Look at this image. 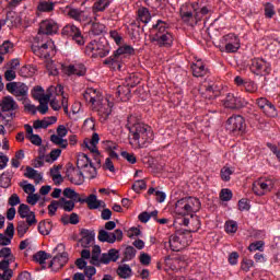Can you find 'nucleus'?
<instances>
[{
    "label": "nucleus",
    "instance_id": "f257e3e1",
    "mask_svg": "<svg viewBox=\"0 0 280 280\" xmlns=\"http://www.w3.org/2000/svg\"><path fill=\"white\" fill-rule=\"evenodd\" d=\"M127 127L129 129V143L133 150L148 148L154 141L152 127L141 121L137 115H130L127 118Z\"/></svg>",
    "mask_w": 280,
    "mask_h": 280
},
{
    "label": "nucleus",
    "instance_id": "f03ea898",
    "mask_svg": "<svg viewBox=\"0 0 280 280\" xmlns=\"http://www.w3.org/2000/svg\"><path fill=\"white\" fill-rule=\"evenodd\" d=\"M150 40L159 47H172L174 45V35L170 31L167 22L158 20L156 24L150 30Z\"/></svg>",
    "mask_w": 280,
    "mask_h": 280
},
{
    "label": "nucleus",
    "instance_id": "7ed1b4c3",
    "mask_svg": "<svg viewBox=\"0 0 280 280\" xmlns=\"http://www.w3.org/2000/svg\"><path fill=\"white\" fill-rule=\"evenodd\" d=\"M200 199L196 197H184L175 202V213L176 215H190V218H194V214L200 211Z\"/></svg>",
    "mask_w": 280,
    "mask_h": 280
},
{
    "label": "nucleus",
    "instance_id": "20e7f679",
    "mask_svg": "<svg viewBox=\"0 0 280 280\" xmlns=\"http://www.w3.org/2000/svg\"><path fill=\"white\" fill-rule=\"evenodd\" d=\"M191 240V232L187 230H179L175 234L168 237V244L171 250L174 253H178L189 246V242Z\"/></svg>",
    "mask_w": 280,
    "mask_h": 280
},
{
    "label": "nucleus",
    "instance_id": "39448f33",
    "mask_svg": "<svg viewBox=\"0 0 280 280\" xmlns=\"http://www.w3.org/2000/svg\"><path fill=\"white\" fill-rule=\"evenodd\" d=\"M110 54V45L103 40H92L85 47V55L90 58H106Z\"/></svg>",
    "mask_w": 280,
    "mask_h": 280
},
{
    "label": "nucleus",
    "instance_id": "423d86ee",
    "mask_svg": "<svg viewBox=\"0 0 280 280\" xmlns=\"http://www.w3.org/2000/svg\"><path fill=\"white\" fill-rule=\"evenodd\" d=\"M56 45L54 40L40 38V35H36L32 44V51L38 58H49V49L54 50Z\"/></svg>",
    "mask_w": 280,
    "mask_h": 280
},
{
    "label": "nucleus",
    "instance_id": "0eeeda50",
    "mask_svg": "<svg viewBox=\"0 0 280 280\" xmlns=\"http://www.w3.org/2000/svg\"><path fill=\"white\" fill-rule=\"evenodd\" d=\"M0 117L9 124V121L14 119V110H19V104L14 101L12 96H4L0 103Z\"/></svg>",
    "mask_w": 280,
    "mask_h": 280
},
{
    "label": "nucleus",
    "instance_id": "6e6552de",
    "mask_svg": "<svg viewBox=\"0 0 280 280\" xmlns=\"http://www.w3.org/2000/svg\"><path fill=\"white\" fill-rule=\"evenodd\" d=\"M132 54H135V48L128 45L121 46L113 54V56L105 59L103 65H108L109 67H118V69H121L119 60L126 58V56H132Z\"/></svg>",
    "mask_w": 280,
    "mask_h": 280
},
{
    "label": "nucleus",
    "instance_id": "1a4fd4ad",
    "mask_svg": "<svg viewBox=\"0 0 280 280\" xmlns=\"http://www.w3.org/2000/svg\"><path fill=\"white\" fill-rule=\"evenodd\" d=\"M252 189L255 196H266L275 189V178L260 177L253 183Z\"/></svg>",
    "mask_w": 280,
    "mask_h": 280
},
{
    "label": "nucleus",
    "instance_id": "9d476101",
    "mask_svg": "<svg viewBox=\"0 0 280 280\" xmlns=\"http://www.w3.org/2000/svg\"><path fill=\"white\" fill-rule=\"evenodd\" d=\"M7 91L14 95L19 102H23V100H27L30 88L23 82H10L7 84Z\"/></svg>",
    "mask_w": 280,
    "mask_h": 280
},
{
    "label": "nucleus",
    "instance_id": "9b49d317",
    "mask_svg": "<svg viewBox=\"0 0 280 280\" xmlns=\"http://www.w3.org/2000/svg\"><path fill=\"white\" fill-rule=\"evenodd\" d=\"M249 69L255 75H270V71H272L270 62L261 58L253 59Z\"/></svg>",
    "mask_w": 280,
    "mask_h": 280
},
{
    "label": "nucleus",
    "instance_id": "f8f14e48",
    "mask_svg": "<svg viewBox=\"0 0 280 280\" xmlns=\"http://www.w3.org/2000/svg\"><path fill=\"white\" fill-rule=\"evenodd\" d=\"M61 35L66 38H72L77 45H84L86 42L84 40V36H82V31L78 28V26L73 24H67L61 30Z\"/></svg>",
    "mask_w": 280,
    "mask_h": 280
},
{
    "label": "nucleus",
    "instance_id": "ddd939ff",
    "mask_svg": "<svg viewBox=\"0 0 280 280\" xmlns=\"http://www.w3.org/2000/svg\"><path fill=\"white\" fill-rule=\"evenodd\" d=\"M59 28L60 26L58 25L57 21L51 19L44 20L39 23L37 36H40V38H45V36H51L57 34Z\"/></svg>",
    "mask_w": 280,
    "mask_h": 280
},
{
    "label": "nucleus",
    "instance_id": "4468645a",
    "mask_svg": "<svg viewBox=\"0 0 280 280\" xmlns=\"http://www.w3.org/2000/svg\"><path fill=\"white\" fill-rule=\"evenodd\" d=\"M113 102L110 101L109 97H105L101 103H98L93 110H96L100 120L102 122L106 121L108 117H110V113H113Z\"/></svg>",
    "mask_w": 280,
    "mask_h": 280
},
{
    "label": "nucleus",
    "instance_id": "2eb2a0df",
    "mask_svg": "<svg viewBox=\"0 0 280 280\" xmlns=\"http://www.w3.org/2000/svg\"><path fill=\"white\" fill-rule=\"evenodd\" d=\"M221 45H224L228 54H235L241 47L240 37L234 33H229L221 38Z\"/></svg>",
    "mask_w": 280,
    "mask_h": 280
},
{
    "label": "nucleus",
    "instance_id": "dca6fc26",
    "mask_svg": "<svg viewBox=\"0 0 280 280\" xmlns=\"http://www.w3.org/2000/svg\"><path fill=\"white\" fill-rule=\"evenodd\" d=\"M246 120L241 115L231 116L226 121V130L229 132H244Z\"/></svg>",
    "mask_w": 280,
    "mask_h": 280
},
{
    "label": "nucleus",
    "instance_id": "f3484780",
    "mask_svg": "<svg viewBox=\"0 0 280 280\" xmlns=\"http://www.w3.org/2000/svg\"><path fill=\"white\" fill-rule=\"evenodd\" d=\"M83 98L85 102H88V104H91L92 108H95V106L101 104L103 100H106V97L102 95V92L93 88L86 89V91L83 93Z\"/></svg>",
    "mask_w": 280,
    "mask_h": 280
},
{
    "label": "nucleus",
    "instance_id": "a211bd4d",
    "mask_svg": "<svg viewBox=\"0 0 280 280\" xmlns=\"http://www.w3.org/2000/svg\"><path fill=\"white\" fill-rule=\"evenodd\" d=\"M246 105V100L242 98V96H235L234 94H228L224 100L225 108H244Z\"/></svg>",
    "mask_w": 280,
    "mask_h": 280
},
{
    "label": "nucleus",
    "instance_id": "6ab92c4d",
    "mask_svg": "<svg viewBox=\"0 0 280 280\" xmlns=\"http://www.w3.org/2000/svg\"><path fill=\"white\" fill-rule=\"evenodd\" d=\"M66 176L73 185H82L84 183V173L78 167H69Z\"/></svg>",
    "mask_w": 280,
    "mask_h": 280
},
{
    "label": "nucleus",
    "instance_id": "aec40b11",
    "mask_svg": "<svg viewBox=\"0 0 280 280\" xmlns=\"http://www.w3.org/2000/svg\"><path fill=\"white\" fill-rule=\"evenodd\" d=\"M18 213L23 220L26 218V222H28V224H36V214L30 210V206L21 203L18 209Z\"/></svg>",
    "mask_w": 280,
    "mask_h": 280
},
{
    "label": "nucleus",
    "instance_id": "412c9836",
    "mask_svg": "<svg viewBox=\"0 0 280 280\" xmlns=\"http://www.w3.org/2000/svg\"><path fill=\"white\" fill-rule=\"evenodd\" d=\"M180 19L184 23H188L189 25H196V13L189 11V5L184 4L179 10Z\"/></svg>",
    "mask_w": 280,
    "mask_h": 280
},
{
    "label": "nucleus",
    "instance_id": "4be33fe9",
    "mask_svg": "<svg viewBox=\"0 0 280 280\" xmlns=\"http://www.w3.org/2000/svg\"><path fill=\"white\" fill-rule=\"evenodd\" d=\"M80 244L83 248H89L93 242H95V232L91 230H81L80 232Z\"/></svg>",
    "mask_w": 280,
    "mask_h": 280
},
{
    "label": "nucleus",
    "instance_id": "5701e85b",
    "mask_svg": "<svg viewBox=\"0 0 280 280\" xmlns=\"http://www.w3.org/2000/svg\"><path fill=\"white\" fill-rule=\"evenodd\" d=\"M32 97H34L37 102H49L52 97L54 94H45V90H43V86L37 85L32 90Z\"/></svg>",
    "mask_w": 280,
    "mask_h": 280
},
{
    "label": "nucleus",
    "instance_id": "b1692460",
    "mask_svg": "<svg viewBox=\"0 0 280 280\" xmlns=\"http://www.w3.org/2000/svg\"><path fill=\"white\" fill-rule=\"evenodd\" d=\"M192 75L195 78H205L207 73H209V69L205 66L202 60H197L195 63L191 65Z\"/></svg>",
    "mask_w": 280,
    "mask_h": 280
},
{
    "label": "nucleus",
    "instance_id": "393cba45",
    "mask_svg": "<svg viewBox=\"0 0 280 280\" xmlns=\"http://www.w3.org/2000/svg\"><path fill=\"white\" fill-rule=\"evenodd\" d=\"M68 75H86V67L83 63L70 65L66 69Z\"/></svg>",
    "mask_w": 280,
    "mask_h": 280
},
{
    "label": "nucleus",
    "instance_id": "a878e982",
    "mask_svg": "<svg viewBox=\"0 0 280 280\" xmlns=\"http://www.w3.org/2000/svg\"><path fill=\"white\" fill-rule=\"evenodd\" d=\"M78 202H85V205H88L89 209L91 210L100 209V207H102V200H97V196L93 194L86 198L78 199Z\"/></svg>",
    "mask_w": 280,
    "mask_h": 280
},
{
    "label": "nucleus",
    "instance_id": "bb28decb",
    "mask_svg": "<svg viewBox=\"0 0 280 280\" xmlns=\"http://www.w3.org/2000/svg\"><path fill=\"white\" fill-rule=\"evenodd\" d=\"M58 2H56L54 0L39 1L38 4H37V12L49 14V12H54V10H56V4Z\"/></svg>",
    "mask_w": 280,
    "mask_h": 280
},
{
    "label": "nucleus",
    "instance_id": "cd10ccee",
    "mask_svg": "<svg viewBox=\"0 0 280 280\" xmlns=\"http://www.w3.org/2000/svg\"><path fill=\"white\" fill-rule=\"evenodd\" d=\"M199 93L206 97V100H211L213 98L215 95V88H213V84H210L208 82H203L200 86H199Z\"/></svg>",
    "mask_w": 280,
    "mask_h": 280
},
{
    "label": "nucleus",
    "instance_id": "c85d7f7f",
    "mask_svg": "<svg viewBox=\"0 0 280 280\" xmlns=\"http://www.w3.org/2000/svg\"><path fill=\"white\" fill-rule=\"evenodd\" d=\"M58 121V118L56 116L46 117L42 120H35L33 124V128L35 130H38L40 128H49V126H52V124H56Z\"/></svg>",
    "mask_w": 280,
    "mask_h": 280
},
{
    "label": "nucleus",
    "instance_id": "c756f323",
    "mask_svg": "<svg viewBox=\"0 0 280 280\" xmlns=\"http://www.w3.org/2000/svg\"><path fill=\"white\" fill-rule=\"evenodd\" d=\"M196 3L191 4V8L195 12V23H200V21H202L203 16H207V14H209V12H211V7H201L200 9L196 8Z\"/></svg>",
    "mask_w": 280,
    "mask_h": 280
},
{
    "label": "nucleus",
    "instance_id": "7c9ffc66",
    "mask_svg": "<svg viewBox=\"0 0 280 280\" xmlns=\"http://www.w3.org/2000/svg\"><path fill=\"white\" fill-rule=\"evenodd\" d=\"M25 178H30L35 182V185H38L40 180H43V174L38 173V171L34 170L31 166L26 167V172L24 173Z\"/></svg>",
    "mask_w": 280,
    "mask_h": 280
},
{
    "label": "nucleus",
    "instance_id": "2f4dec72",
    "mask_svg": "<svg viewBox=\"0 0 280 280\" xmlns=\"http://www.w3.org/2000/svg\"><path fill=\"white\" fill-rule=\"evenodd\" d=\"M68 16H70V19H73V21H79L80 23H82V21H86V19H89L86 13L80 9H70L68 11Z\"/></svg>",
    "mask_w": 280,
    "mask_h": 280
},
{
    "label": "nucleus",
    "instance_id": "473e14b6",
    "mask_svg": "<svg viewBox=\"0 0 280 280\" xmlns=\"http://www.w3.org/2000/svg\"><path fill=\"white\" fill-rule=\"evenodd\" d=\"M67 261H69V255H67V253H62L59 256H55L49 266H55V268H62Z\"/></svg>",
    "mask_w": 280,
    "mask_h": 280
},
{
    "label": "nucleus",
    "instance_id": "72a5a7b5",
    "mask_svg": "<svg viewBox=\"0 0 280 280\" xmlns=\"http://www.w3.org/2000/svg\"><path fill=\"white\" fill-rule=\"evenodd\" d=\"M117 94L121 102H128L131 97L130 83L128 85H119Z\"/></svg>",
    "mask_w": 280,
    "mask_h": 280
},
{
    "label": "nucleus",
    "instance_id": "f704fd0d",
    "mask_svg": "<svg viewBox=\"0 0 280 280\" xmlns=\"http://www.w3.org/2000/svg\"><path fill=\"white\" fill-rule=\"evenodd\" d=\"M138 19L141 21V23H144V25H148L150 21H152V14L150 13V10L145 7H141L138 9Z\"/></svg>",
    "mask_w": 280,
    "mask_h": 280
},
{
    "label": "nucleus",
    "instance_id": "c9c22d12",
    "mask_svg": "<svg viewBox=\"0 0 280 280\" xmlns=\"http://www.w3.org/2000/svg\"><path fill=\"white\" fill-rule=\"evenodd\" d=\"M101 255L102 248L100 247V245H95L92 249L90 264H92V266H100L102 259Z\"/></svg>",
    "mask_w": 280,
    "mask_h": 280
},
{
    "label": "nucleus",
    "instance_id": "e433bc0d",
    "mask_svg": "<svg viewBox=\"0 0 280 280\" xmlns=\"http://www.w3.org/2000/svg\"><path fill=\"white\" fill-rule=\"evenodd\" d=\"M108 5H110V0H96L92 7V12L93 14H97V12H104Z\"/></svg>",
    "mask_w": 280,
    "mask_h": 280
},
{
    "label": "nucleus",
    "instance_id": "4c0bfd02",
    "mask_svg": "<svg viewBox=\"0 0 280 280\" xmlns=\"http://www.w3.org/2000/svg\"><path fill=\"white\" fill-rule=\"evenodd\" d=\"M117 275L120 279H130L132 277L130 265H120L117 269Z\"/></svg>",
    "mask_w": 280,
    "mask_h": 280
},
{
    "label": "nucleus",
    "instance_id": "58836bf2",
    "mask_svg": "<svg viewBox=\"0 0 280 280\" xmlns=\"http://www.w3.org/2000/svg\"><path fill=\"white\" fill-rule=\"evenodd\" d=\"M91 34H93V36H102V34H106V25L100 22H92Z\"/></svg>",
    "mask_w": 280,
    "mask_h": 280
},
{
    "label": "nucleus",
    "instance_id": "ea45409f",
    "mask_svg": "<svg viewBox=\"0 0 280 280\" xmlns=\"http://www.w3.org/2000/svg\"><path fill=\"white\" fill-rule=\"evenodd\" d=\"M91 162V159H89V155L85 153H80L77 159V168L78 170H84Z\"/></svg>",
    "mask_w": 280,
    "mask_h": 280
},
{
    "label": "nucleus",
    "instance_id": "a19ab883",
    "mask_svg": "<svg viewBox=\"0 0 280 280\" xmlns=\"http://www.w3.org/2000/svg\"><path fill=\"white\" fill-rule=\"evenodd\" d=\"M30 226H34V224H30L27 221H19L18 223V235L19 237H23L27 231H30Z\"/></svg>",
    "mask_w": 280,
    "mask_h": 280
},
{
    "label": "nucleus",
    "instance_id": "79ce46f5",
    "mask_svg": "<svg viewBox=\"0 0 280 280\" xmlns=\"http://www.w3.org/2000/svg\"><path fill=\"white\" fill-rule=\"evenodd\" d=\"M59 207L63 209V211H73L75 209V201L73 199L67 200L65 198L59 199Z\"/></svg>",
    "mask_w": 280,
    "mask_h": 280
},
{
    "label": "nucleus",
    "instance_id": "37998d69",
    "mask_svg": "<svg viewBox=\"0 0 280 280\" xmlns=\"http://www.w3.org/2000/svg\"><path fill=\"white\" fill-rule=\"evenodd\" d=\"M98 241L107 242V244H115V236L112 233L106 232V230H101L98 232Z\"/></svg>",
    "mask_w": 280,
    "mask_h": 280
},
{
    "label": "nucleus",
    "instance_id": "c03bdc74",
    "mask_svg": "<svg viewBox=\"0 0 280 280\" xmlns=\"http://www.w3.org/2000/svg\"><path fill=\"white\" fill-rule=\"evenodd\" d=\"M83 174H85V177L93 179L97 176V168L93 166V162L90 163L88 166L82 168Z\"/></svg>",
    "mask_w": 280,
    "mask_h": 280
},
{
    "label": "nucleus",
    "instance_id": "a18cd8bd",
    "mask_svg": "<svg viewBox=\"0 0 280 280\" xmlns=\"http://www.w3.org/2000/svg\"><path fill=\"white\" fill-rule=\"evenodd\" d=\"M50 257L51 256L49 254H47L46 252L39 250L33 256V259H34V261H36L37 264H40V266H43V264H45V261H47V259H49Z\"/></svg>",
    "mask_w": 280,
    "mask_h": 280
},
{
    "label": "nucleus",
    "instance_id": "49530a36",
    "mask_svg": "<svg viewBox=\"0 0 280 280\" xmlns=\"http://www.w3.org/2000/svg\"><path fill=\"white\" fill-rule=\"evenodd\" d=\"M50 141L51 143H55V145H59L63 150L67 148V145H69V141H67V139H63L62 137L56 135L50 136Z\"/></svg>",
    "mask_w": 280,
    "mask_h": 280
},
{
    "label": "nucleus",
    "instance_id": "de8ad7c7",
    "mask_svg": "<svg viewBox=\"0 0 280 280\" xmlns=\"http://www.w3.org/2000/svg\"><path fill=\"white\" fill-rule=\"evenodd\" d=\"M62 154V150L60 149H54L50 151L48 155L45 156L46 163H54L55 161H58V158Z\"/></svg>",
    "mask_w": 280,
    "mask_h": 280
},
{
    "label": "nucleus",
    "instance_id": "09e8293b",
    "mask_svg": "<svg viewBox=\"0 0 280 280\" xmlns=\"http://www.w3.org/2000/svg\"><path fill=\"white\" fill-rule=\"evenodd\" d=\"M136 256H137V249H135V247L132 246H128L124 252L122 261H131V259H135Z\"/></svg>",
    "mask_w": 280,
    "mask_h": 280
},
{
    "label": "nucleus",
    "instance_id": "8fccbe9b",
    "mask_svg": "<svg viewBox=\"0 0 280 280\" xmlns=\"http://www.w3.org/2000/svg\"><path fill=\"white\" fill-rule=\"evenodd\" d=\"M63 196L65 198H69L70 200H73L74 202H78V200H82V197H80V195L71 188H66L63 190Z\"/></svg>",
    "mask_w": 280,
    "mask_h": 280
},
{
    "label": "nucleus",
    "instance_id": "3c124183",
    "mask_svg": "<svg viewBox=\"0 0 280 280\" xmlns=\"http://www.w3.org/2000/svg\"><path fill=\"white\" fill-rule=\"evenodd\" d=\"M38 231H39L40 235H49V233H51V223L39 222Z\"/></svg>",
    "mask_w": 280,
    "mask_h": 280
},
{
    "label": "nucleus",
    "instance_id": "603ef678",
    "mask_svg": "<svg viewBox=\"0 0 280 280\" xmlns=\"http://www.w3.org/2000/svg\"><path fill=\"white\" fill-rule=\"evenodd\" d=\"M147 188H148V184H145V180L143 179H138L132 185V189L133 191H136V194H140L141 191H143V189H147Z\"/></svg>",
    "mask_w": 280,
    "mask_h": 280
},
{
    "label": "nucleus",
    "instance_id": "864d4df0",
    "mask_svg": "<svg viewBox=\"0 0 280 280\" xmlns=\"http://www.w3.org/2000/svg\"><path fill=\"white\" fill-rule=\"evenodd\" d=\"M51 93H55L57 97H63L65 96V88L62 85H57V86H50L48 89V95H51Z\"/></svg>",
    "mask_w": 280,
    "mask_h": 280
},
{
    "label": "nucleus",
    "instance_id": "5fc2aeb1",
    "mask_svg": "<svg viewBox=\"0 0 280 280\" xmlns=\"http://www.w3.org/2000/svg\"><path fill=\"white\" fill-rule=\"evenodd\" d=\"M20 187L23 188V191L28 195H32L34 191H36V187H34L32 184H28L27 180H22L20 183Z\"/></svg>",
    "mask_w": 280,
    "mask_h": 280
},
{
    "label": "nucleus",
    "instance_id": "6e6d98bb",
    "mask_svg": "<svg viewBox=\"0 0 280 280\" xmlns=\"http://www.w3.org/2000/svg\"><path fill=\"white\" fill-rule=\"evenodd\" d=\"M277 12L275 11V4L267 2L265 4V16L266 19H272Z\"/></svg>",
    "mask_w": 280,
    "mask_h": 280
},
{
    "label": "nucleus",
    "instance_id": "4d7b16f0",
    "mask_svg": "<svg viewBox=\"0 0 280 280\" xmlns=\"http://www.w3.org/2000/svg\"><path fill=\"white\" fill-rule=\"evenodd\" d=\"M231 175H233V170L229 166H224L221 170V178L222 180H224L225 183H229V180H231Z\"/></svg>",
    "mask_w": 280,
    "mask_h": 280
},
{
    "label": "nucleus",
    "instance_id": "13d9d810",
    "mask_svg": "<svg viewBox=\"0 0 280 280\" xmlns=\"http://www.w3.org/2000/svg\"><path fill=\"white\" fill-rule=\"evenodd\" d=\"M262 113L267 117H277V107H275L272 103H269V105H267L265 109H262Z\"/></svg>",
    "mask_w": 280,
    "mask_h": 280
},
{
    "label": "nucleus",
    "instance_id": "bf43d9fd",
    "mask_svg": "<svg viewBox=\"0 0 280 280\" xmlns=\"http://www.w3.org/2000/svg\"><path fill=\"white\" fill-rule=\"evenodd\" d=\"M231 198H233V191H231V189L224 188V189L221 190L220 199L223 202H229V200H231Z\"/></svg>",
    "mask_w": 280,
    "mask_h": 280
},
{
    "label": "nucleus",
    "instance_id": "052dcab7",
    "mask_svg": "<svg viewBox=\"0 0 280 280\" xmlns=\"http://www.w3.org/2000/svg\"><path fill=\"white\" fill-rule=\"evenodd\" d=\"M13 48L14 45L10 40H7L0 46V54L5 56V54H10Z\"/></svg>",
    "mask_w": 280,
    "mask_h": 280
},
{
    "label": "nucleus",
    "instance_id": "680f3d73",
    "mask_svg": "<svg viewBox=\"0 0 280 280\" xmlns=\"http://www.w3.org/2000/svg\"><path fill=\"white\" fill-rule=\"evenodd\" d=\"M226 233H237V222L230 220L225 222Z\"/></svg>",
    "mask_w": 280,
    "mask_h": 280
},
{
    "label": "nucleus",
    "instance_id": "e2e57ef3",
    "mask_svg": "<svg viewBox=\"0 0 280 280\" xmlns=\"http://www.w3.org/2000/svg\"><path fill=\"white\" fill-rule=\"evenodd\" d=\"M7 257H9L10 261H14L12 249H10V247L0 249V258L7 259Z\"/></svg>",
    "mask_w": 280,
    "mask_h": 280
},
{
    "label": "nucleus",
    "instance_id": "0e129e2a",
    "mask_svg": "<svg viewBox=\"0 0 280 280\" xmlns=\"http://www.w3.org/2000/svg\"><path fill=\"white\" fill-rule=\"evenodd\" d=\"M120 155L122 156V159L128 161V163H131V165H135V163H137V156H135V153L122 151Z\"/></svg>",
    "mask_w": 280,
    "mask_h": 280
},
{
    "label": "nucleus",
    "instance_id": "69168bd1",
    "mask_svg": "<svg viewBox=\"0 0 280 280\" xmlns=\"http://www.w3.org/2000/svg\"><path fill=\"white\" fill-rule=\"evenodd\" d=\"M264 241H257L256 243H252L248 247V250H250V253H255V250H264Z\"/></svg>",
    "mask_w": 280,
    "mask_h": 280
},
{
    "label": "nucleus",
    "instance_id": "338daca9",
    "mask_svg": "<svg viewBox=\"0 0 280 280\" xmlns=\"http://www.w3.org/2000/svg\"><path fill=\"white\" fill-rule=\"evenodd\" d=\"M58 207H60V201H51L48 206V213L49 215H56V211H58Z\"/></svg>",
    "mask_w": 280,
    "mask_h": 280
},
{
    "label": "nucleus",
    "instance_id": "774afa93",
    "mask_svg": "<svg viewBox=\"0 0 280 280\" xmlns=\"http://www.w3.org/2000/svg\"><path fill=\"white\" fill-rule=\"evenodd\" d=\"M244 89H245L246 93H256L257 84H255V82H253V81L245 82L244 83Z\"/></svg>",
    "mask_w": 280,
    "mask_h": 280
}]
</instances>
